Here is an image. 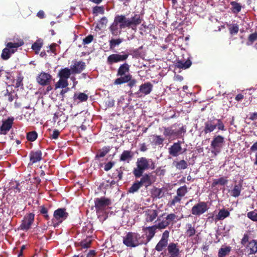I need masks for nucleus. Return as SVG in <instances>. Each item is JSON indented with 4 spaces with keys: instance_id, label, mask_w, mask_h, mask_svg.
I'll list each match as a JSON object with an SVG mask.
<instances>
[{
    "instance_id": "obj_44",
    "label": "nucleus",
    "mask_w": 257,
    "mask_h": 257,
    "mask_svg": "<svg viewBox=\"0 0 257 257\" xmlns=\"http://www.w3.org/2000/svg\"><path fill=\"white\" fill-rule=\"evenodd\" d=\"M188 192L187 187L186 185H184L179 187L177 190V194L179 196L182 198L184 197Z\"/></svg>"
},
{
    "instance_id": "obj_27",
    "label": "nucleus",
    "mask_w": 257,
    "mask_h": 257,
    "mask_svg": "<svg viewBox=\"0 0 257 257\" xmlns=\"http://www.w3.org/2000/svg\"><path fill=\"white\" fill-rule=\"evenodd\" d=\"M177 243L171 242L169 244L167 250L170 255L178 256L179 254V249L177 247Z\"/></svg>"
},
{
    "instance_id": "obj_35",
    "label": "nucleus",
    "mask_w": 257,
    "mask_h": 257,
    "mask_svg": "<svg viewBox=\"0 0 257 257\" xmlns=\"http://www.w3.org/2000/svg\"><path fill=\"white\" fill-rule=\"evenodd\" d=\"M123 41L121 38L118 39H111L109 40V48L110 50H113L115 47L120 45Z\"/></svg>"
},
{
    "instance_id": "obj_50",
    "label": "nucleus",
    "mask_w": 257,
    "mask_h": 257,
    "mask_svg": "<svg viewBox=\"0 0 257 257\" xmlns=\"http://www.w3.org/2000/svg\"><path fill=\"white\" fill-rule=\"evenodd\" d=\"M229 30L231 35L236 34L239 31L238 25L236 24L230 25Z\"/></svg>"
},
{
    "instance_id": "obj_41",
    "label": "nucleus",
    "mask_w": 257,
    "mask_h": 257,
    "mask_svg": "<svg viewBox=\"0 0 257 257\" xmlns=\"http://www.w3.org/2000/svg\"><path fill=\"white\" fill-rule=\"evenodd\" d=\"M43 40L41 39H38L34 44H32V49L35 51L37 53L40 51L43 46Z\"/></svg>"
},
{
    "instance_id": "obj_4",
    "label": "nucleus",
    "mask_w": 257,
    "mask_h": 257,
    "mask_svg": "<svg viewBox=\"0 0 257 257\" xmlns=\"http://www.w3.org/2000/svg\"><path fill=\"white\" fill-rule=\"evenodd\" d=\"M151 160H148L145 157H141L138 159L137 161V167L134 168L133 174L136 178H140L144 171L150 168L149 162Z\"/></svg>"
},
{
    "instance_id": "obj_39",
    "label": "nucleus",
    "mask_w": 257,
    "mask_h": 257,
    "mask_svg": "<svg viewBox=\"0 0 257 257\" xmlns=\"http://www.w3.org/2000/svg\"><path fill=\"white\" fill-rule=\"evenodd\" d=\"M68 82L67 79L60 78L59 81L55 84V89L58 88H64L68 86Z\"/></svg>"
},
{
    "instance_id": "obj_22",
    "label": "nucleus",
    "mask_w": 257,
    "mask_h": 257,
    "mask_svg": "<svg viewBox=\"0 0 257 257\" xmlns=\"http://www.w3.org/2000/svg\"><path fill=\"white\" fill-rule=\"evenodd\" d=\"M130 65L127 63H124L121 64L118 67L116 76H119V78L123 77L124 76H126L130 72Z\"/></svg>"
},
{
    "instance_id": "obj_25",
    "label": "nucleus",
    "mask_w": 257,
    "mask_h": 257,
    "mask_svg": "<svg viewBox=\"0 0 257 257\" xmlns=\"http://www.w3.org/2000/svg\"><path fill=\"white\" fill-rule=\"evenodd\" d=\"M134 155V154L132 151L130 150H124L119 157V161L128 163L130 161L132 160Z\"/></svg>"
},
{
    "instance_id": "obj_10",
    "label": "nucleus",
    "mask_w": 257,
    "mask_h": 257,
    "mask_svg": "<svg viewBox=\"0 0 257 257\" xmlns=\"http://www.w3.org/2000/svg\"><path fill=\"white\" fill-rule=\"evenodd\" d=\"M157 229L160 230L162 229L161 227H159L158 223L151 226L144 227L143 228V230L146 235V239H145L144 237L143 240L145 245H147L154 237Z\"/></svg>"
},
{
    "instance_id": "obj_63",
    "label": "nucleus",
    "mask_w": 257,
    "mask_h": 257,
    "mask_svg": "<svg viewBox=\"0 0 257 257\" xmlns=\"http://www.w3.org/2000/svg\"><path fill=\"white\" fill-rule=\"evenodd\" d=\"M249 119L250 120H255L257 119V112H253L249 114Z\"/></svg>"
},
{
    "instance_id": "obj_6",
    "label": "nucleus",
    "mask_w": 257,
    "mask_h": 257,
    "mask_svg": "<svg viewBox=\"0 0 257 257\" xmlns=\"http://www.w3.org/2000/svg\"><path fill=\"white\" fill-rule=\"evenodd\" d=\"M24 44L23 41L17 43L9 42L6 44V48L3 50L1 58L3 60H7L9 59L11 54L14 53L17 49Z\"/></svg>"
},
{
    "instance_id": "obj_55",
    "label": "nucleus",
    "mask_w": 257,
    "mask_h": 257,
    "mask_svg": "<svg viewBox=\"0 0 257 257\" xmlns=\"http://www.w3.org/2000/svg\"><path fill=\"white\" fill-rule=\"evenodd\" d=\"M115 162L114 161H109L104 164V170L105 171H109L114 166Z\"/></svg>"
},
{
    "instance_id": "obj_54",
    "label": "nucleus",
    "mask_w": 257,
    "mask_h": 257,
    "mask_svg": "<svg viewBox=\"0 0 257 257\" xmlns=\"http://www.w3.org/2000/svg\"><path fill=\"white\" fill-rule=\"evenodd\" d=\"M154 137H155V139L154 140V144L156 146L163 145V142L164 141V138H163L161 137V136H158V135L155 136Z\"/></svg>"
},
{
    "instance_id": "obj_23",
    "label": "nucleus",
    "mask_w": 257,
    "mask_h": 257,
    "mask_svg": "<svg viewBox=\"0 0 257 257\" xmlns=\"http://www.w3.org/2000/svg\"><path fill=\"white\" fill-rule=\"evenodd\" d=\"M158 212L157 210L148 209L145 211V220L147 222H153L158 216Z\"/></svg>"
},
{
    "instance_id": "obj_3",
    "label": "nucleus",
    "mask_w": 257,
    "mask_h": 257,
    "mask_svg": "<svg viewBox=\"0 0 257 257\" xmlns=\"http://www.w3.org/2000/svg\"><path fill=\"white\" fill-rule=\"evenodd\" d=\"M222 131H225V125L220 119H208L204 123V126L202 132L205 134L210 133L216 128Z\"/></svg>"
},
{
    "instance_id": "obj_30",
    "label": "nucleus",
    "mask_w": 257,
    "mask_h": 257,
    "mask_svg": "<svg viewBox=\"0 0 257 257\" xmlns=\"http://www.w3.org/2000/svg\"><path fill=\"white\" fill-rule=\"evenodd\" d=\"M124 170V167H120L117 168L115 172L112 174V178L117 179V181H119L122 179L123 171Z\"/></svg>"
},
{
    "instance_id": "obj_24",
    "label": "nucleus",
    "mask_w": 257,
    "mask_h": 257,
    "mask_svg": "<svg viewBox=\"0 0 257 257\" xmlns=\"http://www.w3.org/2000/svg\"><path fill=\"white\" fill-rule=\"evenodd\" d=\"M246 248L249 251L248 254H254L257 252V240L252 239L246 245Z\"/></svg>"
},
{
    "instance_id": "obj_7",
    "label": "nucleus",
    "mask_w": 257,
    "mask_h": 257,
    "mask_svg": "<svg viewBox=\"0 0 257 257\" xmlns=\"http://www.w3.org/2000/svg\"><path fill=\"white\" fill-rule=\"evenodd\" d=\"M166 214V213H164L161 216H159L157 220L159 222L158 223L159 227H161L162 229L166 228L171 224L173 225L174 222H176V220L177 219V216L175 214L170 213L164 217L165 219L161 220V217L165 216Z\"/></svg>"
},
{
    "instance_id": "obj_46",
    "label": "nucleus",
    "mask_w": 257,
    "mask_h": 257,
    "mask_svg": "<svg viewBox=\"0 0 257 257\" xmlns=\"http://www.w3.org/2000/svg\"><path fill=\"white\" fill-rule=\"evenodd\" d=\"M92 13L93 14L97 15L98 14H103L104 13V7L103 6H95L93 8Z\"/></svg>"
},
{
    "instance_id": "obj_53",
    "label": "nucleus",
    "mask_w": 257,
    "mask_h": 257,
    "mask_svg": "<svg viewBox=\"0 0 257 257\" xmlns=\"http://www.w3.org/2000/svg\"><path fill=\"white\" fill-rule=\"evenodd\" d=\"M92 240L88 238L82 240L80 242V245L83 248H87L90 246Z\"/></svg>"
},
{
    "instance_id": "obj_19",
    "label": "nucleus",
    "mask_w": 257,
    "mask_h": 257,
    "mask_svg": "<svg viewBox=\"0 0 257 257\" xmlns=\"http://www.w3.org/2000/svg\"><path fill=\"white\" fill-rule=\"evenodd\" d=\"M86 67L85 63L82 61H74L73 64L70 66V69L72 74L80 73Z\"/></svg>"
},
{
    "instance_id": "obj_20",
    "label": "nucleus",
    "mask_w": 257,
    "mask_h": 257,
    "mask_svg": "<svg viewBox=\"0 0 257 257\" xmlns=\"http://www.w3.org/2000/svg\"><path fill=\"white\" fill-rule=\"evenodd\" d=\"M181 144V142L178 141L177 142L174 143L168 149L169 155L172 157L178 156L182 151Z\"/></svg>"
},
{
    "instance_id": "obj_58",
    "label": "nucleus",
    "mask_w": 257,
    "mask_h": 257,
    "mask_svg": "<svg viewBox=\"0 0 257 257\" xmlns=\"http://www.w3.org/2000/svg\"><path fill=\"white\" fill-rule=\"evenodd\" d=\"M249 236L248 233H244L243 234L242 238L241 239L240 243L242 245H245L246 243L249 242Z\"/></svg>"
},
{
    "instance_id": "obj_61",
    "label": "nucleus",
    "mask_w": 257,
    "mask_h": 257,
    "mask_svg": "<svg viewBox=\"0 0 257 257\" xmlns=\"http://www.w3.org/2000/svg\"><path fill=\"white\" fill-rule=\"evenodd\" d=\"M57 44L56 43H53L49 46V49L47 50L48 52H51L53 53H55L56 52V47Z\"/></svg>"
},
{
    "instance_id": "obj_13",
    "label": "nucleus",
    "mask_w": 257,
    "mask_h": 257,
    "mask_svg": "<svg viewBox=\"0 0 257 257\" xmlns=\"http://www.w3.org/2000/svg\"><path fill=\"white\" fill-rule=\"evenodd\" d=\"M128 55L127 53L111 54L107 58V63L111 65L119 62H123L127 59Z\"/></svg>"
},
{
    "instance_id": "obj_45",
    "label": "nucleus",
    "mask_w": 257,
    "mask_h": 257,
    "mask_svg": "<svg viewBox=\"0 0 257 257\" xmlns=\"http://www.w3.org/2000/svg\"><path fill=\"white\" fill-rule=\"evenodd\" d=\"M38 137V134L35 131L30 132L27 134V139L29 141L34 142Z\"/></svg>"
},
{
    "instance_id": "obj_15",
    "label": "nucleus",
    "mask_w": 257,
    "mask_h": 257,
    "mask_svg": "<svg viewBox=\"0 0 257 257\" xmlns=\"http://www.w3.org/2000/svg\"><path fill=\"white\" fill-rule=\"evenodd\" d=\"M52 76L49 73L42 72L37 77V82L42 86L50 84Z\"/></svg>"
},
{
    "instance_id": "obj_18",
    "label": "nucleus",
    "mask_w": 257,
    "mask_h": 257,
    "mask_svg": "<svg viewBox=\"0 0 257 257\" xmlns=\"http://www.w3.org/2000/svg\"><path fill=\"white\" fill-rule=\"evenodd\" d=\"M14 118L9 117L7 119L3 121V123L0 127V135H6L12 128Z\"/></svg>"
},
{
    "instance_id": "obj_5",
    "label": "nucleus",
    "mask_w": 257,
    "mask_h": 257,
    "mask_svg": "<svg viewBox=\"0 0 257 257\" xmlns=\"http://www.w3.org/2000/svg\"><path fill=\"white\" fill-rule=\"evenodd\" d=\"M69 216L68 213L65 208H58L53 213V218L51 221V225L54 227L58 226L63 221L66 220Z\"/></svg>"
},
{
    "instance_id": "obj_2",
    "label": "nucleus",
    "mask_w": 257,
    "mask_h": 257,
    "mask_svg": "<svg viewBox=\"0 0 257 257\" xmlns=\"http://www.w3.org/2000/svg\"><path fill=\"white\" fill-rule=\"evenodd\" d=\"M144 235H141L138 232H128L123 237V243L128 247H136L144 244L143 241Z\"/></svg>"
},
{
    "instance_id": "obj_12",
    "label": "nucleus",
    "mask_w": 257,
    "mask_h": 257,
    "mask_svg": "<svg viewBox=\"0 0 257 257\" xmlns=\"http://www.w3.org/2000/svg\"><path fill=\"white\" fill-rule=\"evenodd\" d=\"M208 209L207 202L201 201L196 204L191 208V213L193 215L199 216Z\"/></svg>"
},
{
    "instance_id": "obj_21",
    "label": "nucleus",
    "mask_w": 257,
    "mask_h": 257,
    "mask_svg": "<svg viewBox=\"0 0 257 257\" xmlns=\"http://www.w3.org/2000/svg\"><path fill=\"white\" fill-rule=\"evenodd\" d=\"M30 163L35 164L42 159V153L41 150L32 151L29 154Z\"/></svg>"
},
{
    "instance_id": "obj_49",
    "label": "nucleus",
    "mask_w": 257,
    "mask_h": 257,
    "mask_svg": "<svg viewBox=\"0 0 257 257\" xmlns=\"http://www.w3.org/2000/svg\"><path fill=\"white\" fill-rule=\"evenodd\" d=\"M247 216L248 218L253 221H257V210H254L248 212L247 213Z\"/></svg>"
},
{
    "instance_id": "obj_59",
    "label": "nucleus",
    "mask_w": 257,
    "mask_h": 257,
    "mask_svg": "<svg viewBox=\"0 0 257 257\" xmlns=\"http://www.w3.org/2000/svg\"><path fill=\"white\" fill-rule=\"evenodd\" d=\"M182 198L179 197L177 194L174 196L173 199L170 202V205L173 206L178 202H179L181 200Z\"/></svg>"
},
{
    "instance_id": "obj_33",
    "label": "nucleus",
    "mask_w": 257,
    "mask_h": 257,
    "mask_svg": "<svg viewBox=\"0 0 257 257\" xmlns=\"http://www.w3.org/2000/svg\"><path fill=\"white\" fill-rule=\"evenodd\" d=\"M227 183L228 180L226 179V177H222L217 179H214L211 184V187L213 188L217 185L223 186L226 185Z\"/></svg>"
},
{
    "instance_id": "obj_14",
    "label": "nucleus",
    "mask_w": 257,
    "mask_h": 257,
    "mask_svg": "<svg viewBox=\"0 0 257 257\" xmlns=\"http://www.w3.org/2000/svg\"><path fill=\"white\" fill-rule=\"evenodd\" d=\"M169 231L165 230L162 234V237L160 241L157 244L155 249L158 251H161L166 247H168V242L169 237Z\"/></svg>"
},
{
    "instance_id": "obj_38",
    "label": "nucleus",
    "mask_w": 257,
    "mask_h": 257,
    "mask_svg": "<svg viewBox=\"0 0 257 257\" xmlns=\"http://www.w3.org/2000/svg\"><path fill=\"white\" fill-rule=\"evenodd\" d=\"M242 186L240 184L235 185L231 191V195L234 197L239 196L240 194Z\"/></svg>"
},
{
    "instance_id": "obj_16",
    "label": "nucleus",
    "mask_w": 257,
    "mask_h": 257,
    "mask_svg": "<svg viewBox=\"0 0 257 257\" xmlns=\"http://www.w3.org/2000/svg\"><path fill=\"white\" fill-rule=\"evenodd\" d=\"M153 88V85L150 82H145L140 86L139 90L136 93L140 96L146 95L151 93Z\"/></svg>"
},
{
    "instance_id": "obj_51",
    "label": "nucleus",
    "mask_w": 257,
    "mask_h": 257,
    "mask_svg": "<svg viewBox=\"0 0 257 257\" xmlns=\"http://www.w3.org/2000/svg\"><path fill=\"white\" fill-rule=\"evenodd\" d=\"M74 98H77L78 99H79L80 101H85L88 99V95L84 93H79L78 95L77 96L76 94H74Z\"/></svg>"
},
{
    "instance_id": "obj_9",
    "label": "nucleus",
    "mask_w": 257,
    "mask_h": 257,
    "mask_svg": "<svg viewBox=\"0 0 257 257\" xmlns=\"http://www.w3.org/2000/svg\"><path fill=\"white\" fill-rule=\"evenodd\" d=\"M111 204V200L109 198L101 197L96 198L94 200V206L97 213H100Z\"/></svg>"
},
{
    "instance_id": "obj_36",
    "label": "nucleus",
    "mask_w": 257,
    "mask_h": 257,
    "mask_svg": "<svg viewBox=\"0 0 257 257\" xmlns=\"http://www.w3.org/2000/svg\"><path fill=\"white\" fill-rule=\"evenodd\" d=\"M142 186L139 182V180H136L133 183L132 186L128 189V192L130 193H135L139 191V190Z\"/></svg>"
},
{
    "instance_id": "obj_8",
    "label": "nucleus",
    "mask_w": 257,
    "mask_h": 257,
    "mask_svg": "<svg viewBox=\"0 0 257 257\" xmlns=\"http://www.w3.org/2000/svg\"><path fill=\"white\" fill-rule=\"evenodd\" d=\"M224 143V138L223 136L221 135L214 136L210 144L211 153L215 156L220 153Z\"/></svg>"
},
{
    "instance_id": "obj_42",
    "label": "nucleus",
    "mask_w": 257,
    "mask_h": 257,
    "mask_svg": "<svg viewBox=\"0 0 257 257\" xmlns=\"http://www.w3.org/2000/svg\"><path fill=\"white\" fill-rule=\"evenodd\" d=\"M230 5L232 6V12L234 14H237L240 12L241 9V6L240 5V4L233 1L230 3Z\"/></svg>"
},
{
    "instance_id": "obj_48",
    "label": "nucleus",
    "mask_w": 257,
    "mask_h": 257,
    "mask_svg": "<svg viewBox=\"0 0 257 257\" xmlns=\"http://www.w3.org/2000/svg\"><path fill=\"white\" fill-rule=\"evenodd\" d=\"M174 133V130L171 127H164L163 135L166 137H170Z\"/></svg>"
},
{
    "instance_id": "obj_37",
    "label": "nucleus",
    "mask_w": 257,
    "mask_h": 257,
    "mask_svg": "<svg viewBox=\"0 0 257 257\" xmlns=\"http://www.w3.org/2000/svg\"><path fill=\"white\" fill-rule=\"evenodd\" d=\"M186 226L187 229L185 232L186 235L189 237L194 235L196 232L195 227L192 226L191 223L187 224Z\"/></svg>"
},
{
    "instance_id": "obj_28",
    "label": "nucleus",
    "mask_w": 257,
    "mask_h": 257,
    "mask_svg": "<svg viewBox=\"0 0 257 257\" xmlns=\"http://www.w3.org/2000/svg\"><path fill=\"white\" fill-rule=\"evenodd\" d=\"M230 212L224 208L219 210L218 214L215 216V220L216 221L223 220L224 218L228 217Z\"/></svg>"
},
{
    "instance_id": "obj_62",
    "label": "nucleus",
    "mask_w": 257,
    "mask_h": 257,
    "mask_svg": "<svg viewBox=\"0 0 257 257\" xmlns=\"http://www.w3.org/2000/svg\"><path fill=\"white\" fill-rule=\"evenodd\" d=\"M162 190L161 189H156L154 191V195L156 197H158V198H160L162 197Z\"/></svg>"
},
{
    "instance_id": "obj_26",
    "label": "nucleus",
    "mask_w": 257,
    "mask_h": 257,
    "mask_svg": "<svg viewBox=\"0 0 257 257\" xmlns=\"http://www.w3.org/2000/svg\"><path fill=\"white\" fill-rule=\"evenodd\" d=\"M151 174H145L144 175H142L140 180L139 181L142 186H144L146 187H148L152 185L153 181L151 180Z\"/></svg>"
},
{
    "instance_id": "obj_60",
    "label": "nucleus",
    "mask_w": 257,
    "mask_h": 257,
    "mask_svg": "<svg viewBox=\"0 0 257 257\" xmlns=\"http://www.w3.org/2000/svg\"><path fill=\"white\" fill-rule=\"evenodd\" d=\"M60 135V132L57 130H55L53 132L52 134L51 135V139H58L59 136Z\"/></svg>"
},
{
    "instance_id": "obj_29",
    "label": "nucleus",
    "mask_w": 257,
    "mask_h": 257,
    "mask_svg": "<svg viewBox=\"0 0 257 257\" xmlns=\"http://www.w3.org/2000/svg\"><path fill=\"white\" fill-rule=\"evenodd\" d=\"M71 73L72 72L70 68L69 69L68 68H64L60 70L58 75L60 78H63L68 80V79L70 77Z\"/></svg>"
},
{
    "instance_id": "obj_52",
    "label": "nucleus",
    "mask_w": 257,
    "mask_h": 257,
    "mask_svg": "<svg viewBox=\"0 0 257 257\" xmlns=\"http://www.w3.org/2000/svg\"><path fill=\"white\" fill-rule=\"evenodd\" d=\"M5 96H8V100L9 102H12L14 99L15 98H18V96L17 94H16L15 95H13L12 92H9L8 90H7L6 93L5 94Z\"/></svg>"
},
{
    "instance_id": "obj_17",
    "label": "nucleus",
    "mask_w": 257,
    "mask_h": 257,
    "mask_svg": "<svg viewBox=\"0 0 257 257\" xmlns=\"http://www.w3.org/2000/svg\"><path fill=\"white\" fill-rule=\"evenodd\" d=\"M35 214L31 213L26 215L21 224L20 227L22 230H28L30 228L31 225L34 222Z\"/></svg>"
},
{
    "instance_id": "obj_1",
    "label": "nucleus",
    "mask_w": 257,
    "mask_h": 257,
    "mask_svg": "<svg viewBox=\"0 0 257 257\" xmlns=\"http://www.w3.org/2000/svg\"><path fill=\"white\" fill-rule=\"evenodd\" d=\"M143 20V17L139 14H134L130 19L126 18L125 15H117L114 17L113 23L109 27V30L113 36H117L121 34L122 29L125 28L136 30Z\"/></svg>"
},
{
    "instance_id": "obj_31",
    "label": "nucleus",
    "mask_w": 257,
    "mask_h": 257,
    "mask_svg": "<svg viewBox=\"0 0 257 257\" xmlns=\"http://www.w3.org/2000/svg\"><path fill=\"white\" fill-rule=\"evenodd\" d=\"M192 64L191 60L188 58L185 61L179 60L176 63V66L179 68L186 69L189 68Z\"/></svg>"
},
{
    "instance_id": "obj_34",
    "label": "nucleus",
    "mask_w": 257,
    "mask_h": 257,
    "mask_svg": "<svg viewBox=\"0 0 257 257\" xmlns=\"http://www.w3.org/2000/svg\"><path fill=\"white\" fill-rule=\"evenodd\" d=\"M109 146H104L101 150H99L95 155L96 159L104 157L110 150Z\"/></svg>"
},
{
    "instance_id": "obj_11",
    "label": "nucleus",
    "mask_w": 257,
    "mask_h": 257,
    "mask_svg": "<svg viewBox=\"0 0 257 257\" xmlns=\"http://www.w3.org/2000/svg\"><path fill=\"white\" fill-rule=\"evenodd\" d=\"M137 82V80L136 79H133L132 75L130 74H128L123 77L116 78L114 81L113 84L114 85H121L127 83V86L130 88H132L134 86H136Z\"/></svg>"
},
{
    "instance_id": "obj_40",
    "label": "nucleus",
    "mask_w": 257,
    "mask_h": 257,
    "mask_svg": "<svg viewBox=\"0 0 257 257\" xmlns=\"http://www.w3.org/2000/svg\"><path fill=\"white\" fill-rule=\"evenodd\" d=\"M49 208L46 207L45 205H42L39 207L40 213L43 216L46 220H49L50 216L48 214Z\"/></svg>"
},
{
    "instance_id": "obj_32",
    "label": "nucleus",
    "mask_w": 257,
    "mask_h": 257,
    "mask_svg": "<svg viewBox=\"0 0 257 257\" xmlns=\"http://www.w3.org/2000/svg\"><path fill=\"white\" fill-rule=\"evenodd\" d=\"M231 247L229 246H222L219 248L218 252V257H225L229 254Z\"/></svg>"
},
{
    "instance_id": "obj_56",
    "label": "nucleus",
    "mask_w": 257,
    "mask_h": 257,
    "mask_svg": "<svg viewBox=\"0 0 257 257\" xmlns=\"http://www.w3.org/2000/svg\"><path fill=\"white\" fill-rule=\"evenodd\" d=\"M94 37L92 35H89L83 39L82 44L87 45L90 44L93 40Z\"/></svg>"
},
{
    "instance_id": "obj_57",
    "label": "nucleus",
    "mask_w": 257,
    "mask_h": 257,
    "mask_svg": "<svg viewBox=\"0 0 257 257\" xmlns=\"http://www.w3.org/2000/svg\"><path fill=\"white\" fill-rule=\"evenodd\" d=\"M23 78H24L23 76H22L21 75H19V76H17V79H16V85H15V87L16 88H18L20 86H23Z\"/></svg>"
},
{
    "instance_id": "obj_64",
    "label": "nucleus",
    "mask_w": 257,
    "mask_h": 257,
    "mask_svg": "<svg viewBox=\"0 0 257 257\" xmlns=\"http://www.w3.org/2000/svg\"><path fill=\"white\" fill-rule=\"evenodd\" d=\"M250 150L251 152H255L257 151V141L251 146L250 148Z\"/></svg>"
},
{
    "instance_id": "obj_47",
    "label": "nucleus",
    "mask_w": 257,
    "mask_h": 257,
    "mask_svg": "<svg viewBox=\"0 0 257 257\" xmlns=\"http://www.w3.org/2000/svg\"><path fill=\"white\" fill-rule=\"evenodd\" d=\"M257 40V33L255 32L250 34L248 37L247 42L246 45L249 46L252 44V43Z\"/></svg>"
},
{
    "instance_id": "obj_43",
    "label": "nucleus",
    "mask_w": 257,
    "mask_h": 257,
    "mask_svg": "<svg viewBox=\"0 0 257 257\" xmlns=\"http://www.w3.org/2000/svg\"><path fill=\"white\" fill-rule=\"evenodd\" d=\"M175 167L179 170H184L187 168L188 164L186 161L184 160H182L176 163Z\"/></svg>"
}]
</instances>
